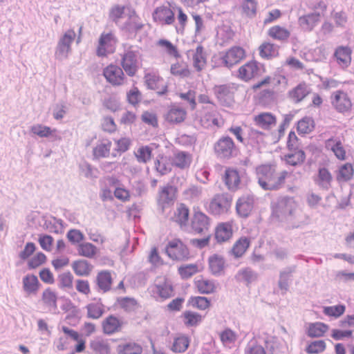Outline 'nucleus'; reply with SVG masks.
I'll return each mask as SVG.
<instances>
[{
  "label": "nucleus",
  "instance_id": "1",
  "mask_svg": "<svg viewBox=\"0 0 354 354\" xmlns=\"http://www.w3.org/2000/svg\"><path fill=\"white\" fill-rule=\"evenodd\" d=\"M272 216L281 221L288 223L291 227H299L308 221V217L302 212L293 198L280 199L273 206Z\"/></svg>",
  "mask_w": 354,
  "mask_h": 354
},
{
  "label": "nucleus",
  "instance_id": "2",
  "mask_svg": "<svg viewBox=\"0 0 354 354\" xmlns=\"http://www.w3.org/2000/svg\"><path fill=\"white\" fill-rule=\"evenodd\" d=\"M288 173L275 174L273 165H261L257 168V176L259 185L265 190L277 189L284 180Z\"/></svg>",
  "mask_w": 354,
  "mask_h": 354
},
{
  "label": "nucleus",
  "instance_id": "3",
  "mask_svg": "<svg viewBox=\"0 0 354 354\" xmlns=\"http://www.w3.org/2000/svg\"><path fill=\"white\" fill-rule=\"evenodd\" d=\"M124 52L121 55V66L129 77H133L139 69V48L125 43L122 44Z\"/></svg>",
  "mask_w": 354,
  "mask_h": 354
},
{
  "label": "nucleus",
  "instance_id": "4",
  "mask_svg": "<svg viewBox=\"0 0 354 354\" xmlns=\"http://www.w3.org/2000/svg\"><path fill=\"white\" fill-rule=\"evenodd\" d=\"M127 17V19L120 25L119 28L127 39H133L144 27V24L134 9L128 8Z\"/></svg>",
  "mask_w": 354,
  "mask_h": 354
},
{
  "label": "nucleus",
  "instance_id": "5",
  "mask_svg": "<svg viewBox=\"0 0 354 354\" xmlns=\"http://www.w3.org/2000/svg\"><path fill=\"white\" fill-rule=\"evenodd\" d=\"M149 292L156 300H164L173 295V288L165 277H160L149 288Z\"/></svg>",
  "mask_w": 354,
  "mask_h": 354
},
{
  "label": "nucleus",
  "instance_id": "6",
  "mask_svg": "<svg viewBox=\"0 0 354 354\" xmlns=\"http://www.w3.org/2000/svg\"><path fill=\"white\" fill-rule=\"evenodd\" d=\"M76 34L73 29H69L59 38L56 48L55 56L58 60H64L68 56L71 51V44H73Z\"/></svg>",
  "mask_w": 354,
  "mask_h": 354
},
{
  "label": "nucleus",
  "instance_id": "7",
  "mask_svg": "<svg viewBox=\"0 0 354 354\" xmlns=\"http://www.w3.org/2000/svg\"><path fill=\"white\" fill-rule=\"evenodd\" d=\"M166 253L173 260L183 261L187 259L189 257L187 247L178 239L169 241L166 247Z\"/></svg>",
  "mask_w": 354,
  "mask_h": 354
},
{
  "label": "nucleus",
  "instance_id": "8",
  "mask_svg": "<svg viewBox=\"0 0 354 354\" xmlns=\"http://www.w3.org/2000/svg\"><path fill=\"white\" fill-rule=\"evenodd\" d=\"M232 205V199L225 194H216L210 201L207 210L214 215L226 214Z\"/></svg>",
  "mask_w": 354,
  "mask_h": 354
},
{
  "label": "nucleus",
  "instance_id": "9",
  "mask_svg": "<svg viewBox=\"0 0 354 354\" xmlns=\"http://www.w3.org/2000/svg\"><path fill=\"white\" fill-rule=\"evenodd\" d=\"M103 75L106 82L113 86L124 85L127 81L123 68L115 64H110L105 67L103 70Z\"/></svg>",
  "mask_w": 354,
  "mask_h": 354
},
{
  "label": "nucleus",
  "instance_id": "10",
  "mask_svg": "<svg viewBox=\"0 0 354 354\" xmlns=\"http://www.w3.org/2000/svg\"><path fill=\"white\" fill-rule=\"evenodd\" d=\"M245 180V173L243 169L238 170L235 168H227L225 170L224 181L230 190L236 191Z\"/></svg>",
  "mask_w": 354,
  "mask_h": 354
},
{
  "label": "nucleus",
  "instance_id": "11",
  "mask_svg": "<svg viewBox=\"0 0 354 354\" xmlns=\"http://www.w3.org/2000/svg\"><path fill=\"white\" fill-rule=\"evenodd\" d=\"M223 65L228 68L239 64L245 56V50L240 46H233L225 53H221Z\"/></svg>",
  "mask_w": 354,
  "mask_h": 354
},
{
  "label": "nucleus",
  "instance_id": "12",
  "mask_svg": "<svg viewBox=\"0 0 354 354\" xmlns=\"http://www.w3.org/2000/svg\"><path fill=\"white\" fill-rule=\"evenodd\" d=\"M330 100L336 111H351L352 103L346 91L339 89L333 92Z\"/></svg>",
  "mask_w": 354,
  "mask_h": 354
},
{
  "label": "nucleus",
  "instance_id": "13",
  "mask_svg": "<svg viewBox=\"0 0 354 354\" xmlns=\"http://www.w3.org/2000/svg\"><path fill=\"white\" fill-rule=\"evenodd\" d=\"M211 225L210 218L198 209H194L192 218V228L196 233H204L207 232Z\"/></svg>",
  "mask_w": 354,
  "mask_h": 354
},
{
  "label": "nucleus",
  "instance_id": "14",
  "mask_svg": "<svg viewBox=\"0 0 354 354\" xmlns=\"http://www.w3.org/2000/svg\"><path fill=\"white\" fill-rule=\"evenodd\" d=\"M152 17L155 22L161 25H171L175 21L174 12L165 6L157 7L152 13Z\"/></svg>",
  "mask_w": 354,
  "mask_h": 354
},
{
  "label": "nucleus",
  "instance_id": "15",
  "mask_svg": "<svg viewBox=\"0 0 354 354\" xmlns=\"http://www.w3.org/2000/svg\"><path fill=\"white\" fill-rule=\"evenodd\" d=\"M30 131L33 136L40 138H48L52 141L60 139L56 129H51L41 124H33L30 127Z\"/></svg>",
  "mask_w": 354,
  "mask_h": 354
},
{
  "label": "nucleus",
  "instance_id": "16",
  "mask_svg": "<svg viewBox=\"0 0 354 354\" xmlns=\"http://www.w3.org/2000/svg\"><path fill=\"white\" fill-rule=\"evenodd\" d=\"M264 338L267 352L270 354H281L287 348L286 344L283 339L275 336H268Z\"/></svg>",
  "mask_w": 354,
  "mask_h": 354
},
{
  "label": "nucleus",
  "instance_id": "17",
  "mask_svg": "<svg viewBox=\"0 0 354 354\" xmlns=\"http://www.w3.org/2000/svg\"><path fill=\"white\" fill-rule=\"evenodd\" d=\"M214 91L221 104L230 106L234 101V93L230 86L226 84L215 86Z\"/></svg>",
  "mask_w": 354,
  "mask_h": 354
},
{
  "label": "nucleus",
  "instance_id": "18",
  "mask_svg": "<svg viewBox=\"0 0 354 354\" xmlns=\"http://www.w3.org/2000/svg\"><path fill=\"white\" fill-rule=\"evenodd\" d=\"M321 15L318 12H311L299 17L298 23L301 28L307 32H310L320 21Z\"/></svg>",
  "mask_w": 354,
  "mask_h": 354
},
{
  "label": "nucleus",
  "instance_id": "19",
  "mask_svg": "<svg viewBox=\"0 0 354 354\" xmlns=\"http://www.w3.org/2000/svg\"><path fill=\"white\" fill-rule=\"evenodd\" d=\"M254 198L250 194L243 195L236 202V209L239 215L248 216L253 209Z\"/></svg>",
  "mask_w": 354,
  "mask_h": 354
},
{
  "label": "nucleus",
  "instance_id": "20",
  "mask_svg": "<svg viewBox=\"0 0 354 354\" xmlns=\"http://www.w3.org/2000/svg\"><path fill=\"white\" fill-rule=\"evenodd\" d=\"M232 234L233 226L231 221L220 223L215 229V238L220 243L227 241Z\"/></svg>",
  "mask_w": 354,
  "mask_h": 354
},
{
  "label": "nucleus",
  "instance_id": "21",
  "mask_svg": "<svg viewBox=\"0 0 354 354\" xmlns=\"http://www.w3.org/2000/svg\"><path fill=\"white\" fill-rule=\"evenodd\" d=\"M314 181L319 188L327 190L330 187L333 177L327 169L322 167L319 169L314 176Z\"/></svg>",
  "mask_w": 354,
  "mask_h": 354
},
{
  "label": "nucleus",
  "instance_id": "22",
  "mask_svg": "<svg viewBox=\"0 0 354 354\" xmlns=\"http://www.w3.org/2000/svg\"><path fill=\"white\" fill-rule=\"evenodd\" d=\"M234 147L232 139L226 137L218 140L215 146V151L222 158H228L232 154Z\"/></svg>",
  "mask_w": 354,
  "mask_h": 354
},
{
  "label": "nucleus",
  "instance_id": "23",
  "mask_svg": "<svg viewBox=\"0 0 354 354\" xmlns=\"http://www.w3.org/2000/svg\"><path fill=\"white\" fill-rule=\"evenodd\" d=\"M259 68L256 61H250L239 69V77L243 80H249L259 74Z\"/></svg>",
  "mask_w": 354,
  "mask_h": 354
},
{
  "label": "nucleus",
  "instance_id": "24",
  "mask_svg": "<svg viewBox=\"0 0 354 354\" xmlns=\"http://www.w3.org/2000/svg\"><path fill=\"white\" fill-rule=\"evenodd\" d=\"M192 161V156L186 151H176L174 152L172 164L182 169H187Z\"/></svg>",
  "mask_w": 354,
  "mask_h": 354
},
{
  "label": "nucleus",
  "instance_id": "25",
  "mask_svg": "<svg viewBox=\"0 0 354 354\" xmlns=\"http://www.w3.org/2000/svg\"><path fill=\"white\" fill-rule=\"evenodd\" d=\"M175 193L176 187L174 186L168 185L162 189L159 194L158 204L161 206L162 210L174 201Z\"/></svg>",
  "mask_w": 354,
  "mask_h": 354
},
{
  "label": "nucleus",
  "instance_id": "26",
  "mask_svg": "<svg viewBox=\"0 0 354 354\" xmlns=\"http://www.w3.org/2000/svg\"><path fill=\"white\" fill-rule=\"evenodd\" d=\"M219 337L223 345L226 348H234L237 344L239 335L230 328H225L221 331Z\"/></svg>",
  "mask_w": 354,
  "mask_h": 354
},
{
  "label": "nucleus",
  "instance_id": "27",
  "mask_svg": "<svg viewBox=\"0 0 354 354\" xmlns=\"http://www.w3.org/2000/svg\"><path fill=\"white\" fill-rule=\"evenodd\" d=\"M335 57L338 64L342 68H347L351 62V50L348 47L341 46L336 49Z\"/></svg>",
  "mask_w": 354,
  "mask_h": 354
},
{
  "label": "nucleus",
  "instance_id": "28",
  "mask_svg": "<svg viewBox=\"0 0 354 354\" xmlns=\"http://www.w3.org/2000/svg\"><path fill=\"white\" fill-rule=\"evenodd\" d=\"M172 218L182 229L186 230L189 218V209L184 205L180 204L174 212Z\"/></svg>",
  "mask_w": 354,
  "mask_h": 354
},
{
  "label": "nucleus",
  "instance_id": "29",
  "mask_svg": "<svg viewBox=\"0 0 354 354\" xmlns=\"http://www.w3.org/2000/svg\"><path fill=\"white\" fill-rule=\"evenodd\" d=\"M264 338L261 337L252 338L247 344L245 349V354H266L263 344Z\"/></svg>",
  "mask_w": 354,
  "mask_h": 354
},
{
  "label": "nucleus",
  "instance_id": "30",
  "mask_svg": "<svg viewBox=\"0 0 354 354\" xmlns=\"http://www.w3.org/2000/svg\"><path fill=\"white\" fill-rule=\"evenodd\" d=\"M194 283L198 290L202 294L212 293L216 288V284L213 280L201 276L195 278Z\"/></svg>",
  "mask_w": 354,
  "mask_h": 354
},
{
  "label": "nucleus",
  "instance_id": "31",
  "mask_svg": "<svg viewBox=\"0 0 354 354\" xmlns=\"http://www.w3.org/2000/svg\"><path fill=\"white\" fill-rule=\"evenodd\" d=\"M310 93V88L306 84H299L292 91H289V97L297 103L304 99Z\"/></svg>",
  "mask_w": 354,
  "mask_h": 354
},
{
  "label": "nucleus",
  "instance_id": "32",
  "mask_svg": "<svg viewBox=\"0 0 354 354\" xmlns=\"http://www.w3.org/2000/svg\"><path fill=\"white\" fill-rule=\"evenodd\" d=\"M116 39L113 33L109 32L106 34H102L99 39V44L97 50L98 56H105L106 54V47L112 45V43H115Z\"/></svg>",
  "mask_w": 354,
  "mask_h": 354
},
{
  "label": "nucleus",
  "instance_id": "33",
  "mask_svg": "<svg viewBox=\"0 0 354 354\" xmlns=\"http://www.w3.org/2000/svg\"><path fill=\"white\" fill-rule=\"evenodd\" d=\"M327 149H330L339 160L346 158V151L339 140L336 138L328 139L326 142Z\"/></svg>",
  "mask_w": 354,
  "mask_h": 354
},
{
  "label": "nucleus",
  "instance_id": "34",
  "mask_svg": "<svg viewBox=\"0 0 354 354\" xmlns=\"http://www.w3.org/2000/svg\"><path fill=\"white\" fill-rule=\"evenodd\" d=\"M126 7L119 4L114 5L111 8L109 12V19L113 22L117 26H120L122 24L120 20L127 16Z\"/></svg>",
  "mask_w": 354,
  "mask_h": 354
},
{
  "label": "nucleus",
  "instance_id": "35",
  "mask_svg": "<svg viewBox=\"0 0 354 354\" xmlns=\"http://www.w3.org/2000/svg\"><path fill=\"white\" fill-rule=\"evenodd\" d=\"M23 288L28 295L35 294L39 289V281L36 276L28 274L23 279Z\"/></svg>",
  "mask_w": 354,
  "mask_h": 354
},
{
  "label": "nucleus",
  "instance_id": "36",
  "mask_svg": "<svg viewBox=\"0 0 354 354\" xmlns=\"http://www.w3.org/2000/svg\"><path fill=\"white\" fill-rule=\"evenodd\" d=\"M259 54L267 59L276 57L279 55L278 46L270 42L263 43L259 46Z\"/></svg>",
  "mask_w": 354,
  "mask_h": 354
},
{
  "label": "nucleus",
  "instance_id": "37",
  "mask_svg": "<svg viewBox=\"0 0 354 354\" xmlns=\"http://www.w3.org/2000/svg\"><path fill=\"white\" fill-rule=\"evenodd\" d=\"M62 330L66 335L71 337L77 342V345L75 346L76 352L81 353L84 350L86 340L82 335H80L76 331L71 330L66 326H63Z\"/></svg>",
  "mask_w": 354,
  "mask_h": 354
},
{
  "label": "nucleus",
  "instance_id": "38",
  "mask_svg": "<svg viewBox=\"0 0 354 354\" xmlns=\"http://www.w3.org/2000/svg\"><path fill=\"white\" fill-rule=\"evenodd\" d=\"M57 295L50 288L45 290L42 295V301L50 311L55 312L57 310Z\"/></svg>",
  "mask_w": 354,
  "mask_h": 354
},
{
  "label": "nucleus",
  "instance_id": "39",
  "mask_svg": "<svg viewBox=\"0 0 354 354\" xmlns=\"http://www.w3.org/2000/svg\"><path fill=\"white\" fill-rule=\"evenodd\" d=\"M328 330V325L322 322L309 324L307 328V334L310 337H319L324 335Z\"/></svg>",
  "mask_w": 354,
  "mask_h": 354
},
{
  "label": "nucleus",
  "instance_id": "40",
  "mask_svg": "<svg viewBox=\"0 0 354 354\" xmlns=\"http://www.w3.org/2000/svg\"><path fill=\"white\" fill-rule=\"evenodd\" d=\"M209 266L212 274H220L223 271L225 261L221 256L214 254L209 259Z\"/></svg>",
  "mask_w": 354,
  "mask_h": 354
},
{
  "label": "nucleus",
  "instance_id": "41",
  "mask_svg": "<svg viewBox=\"0 0 354 354\" xmlns=\"http://www.w3.org/2000/svg\"><path fill=\"white\" fill-rule=\"evenodd\" d=\"M194 66L197 71H201L206 64V56L202 46H198L193 55Z\"/></svg>",
  "mask_w": 354,
  "mask_h": 354
},
{
  "label": "nucleus",
  "instance_id": "42",
  "mask_svg": "<svg viewBox=\"0 0 354 354\" xmlns=\"http://www.w3.org/2000/svg\"><path fill=\"white\" fill-rule=\"evenodd\" d=\"M72 268L78 276H87L92 270V266L87 261L83 259L74 261Z\"/></svg>",
  "mask_w": 354,
  "mask_h": 354
},
{
  "label": "nucleus",
  "instance_id": "43",
  "mask_svg": "<svg viewBox=\"0 0 354 354\" xmlns=\"http://www.w3.org/2000/svg\"><path fill=\"white\" fill-rule=\"evenodd\" d=\"M122 326L121 322L115 317L110 316L103 322V329L105 333L112 334L118 331Z\"/></svg>",
  "mask_w": 354,
  "mask_h": 354
},
{
  "label": "nucleus",
  "instance_id": "44",
  "mask_svg": "<svg viewBox=\"0 0 354 354\" xmlns=\"http://www.w3.org/2000/svg\"><path fill=\"white\" fill-rule=\"evenodd\" d=\"M275 122V117L269 112L262 113L255 118L257 125L264 129L271 127Z\"/></svg>",
  "mask_w": 354,
  "mask_h": 354
},
{
  "label": "nucleus",
  "instance_id": "45",
  "mask_svg": "<svg viewBox=\"0 0 354 354\" xmlns=\"http://www.w3.org/2000/svg\"><path fill=\"white\" fill-rule=\"evenodd\" d=\"M202 114L201 117V124L205 128H209L212 126L220 127L223 124V120H218L215 116L212 115L211 112H201Z\"/></svg>",
  "mask_w": 354,
  "mask_h": 354
},
{
  "label": "nucleus",
  "instance_id": "46",
  "mask_svg": "<svg viewBox=\"0 0 354 354\" xmlns=\"http://www.w3.org/2000/svg\"><path fill=\"white\" fill-rule=\"evenodd\" d=\"M88 317L92 319H98L104 313V307L99 300H95L86 306Z\"/></svg>",
  "mask_w": 354,
  "mask_h": 354
},
{
  "label": "nucleus",
  "instance_id": "47",
  "mask_svg": "<svg viewBox=\"0 0 354 354\" xmlns=\"http://www.w3.org/2000/svg\"><path fill=\"white\" fill-rule=\"evenodd\" d=\"M236 279L239 282L249 285L256 280L257 274L250 268H243L237 272Z\"/></svg>",
  "mask_w": 354,
  "mask_h": 354
},
{
  "label": "nucleus",
  "instance_id": "48",
  "mask_svg": "<svg viewBox=\"0 0 354 354\" xmlns=\"http://www.w3.org/2000/svg\"><path fill=\"white\" fill-rule=\"evenodd\" d=\"M111 142L109 140H101L93 149V155L96 158L106 157L109 155Z\"/></svg>",
  "mask_w": 354,
  "mask_h": 354
},
{
  "label": "nucleus",
  "instance_id": "49",
  "mask_svg": "<svg viewBox=\"0 0 354 354\" xmlns=\"http://www.w3.org/2000/svg\"><path fill=\"white\" fill-rule=\"evenodd\" d=\"M268 35L274 39L284 41L288 39L290 33L285 28L279 26H274L268 30Z\"/></svg>",
  "mask_w": 354,
  "mask_h": 354
},
{
  "label": "nucleus",
  "instance_id": "50",
  "mask_svg": "<svg viewBox=\"0 0 354 354\" xmlns=\"http://www.w3.org/2000/svg\"><path fill=\"white\" fill-rule=\"evenodd\" d=\"M189 339L185 335H178L176 337L171 346V350L175 353H183L188 348Z\"/></svg>",
  "mask_w": 354,
  "mask_h": 354
},
{
  "label": "nucleus",
  "instance_id": "51",
  "mask_svg": "<svg viewBox=\"0 0 354 354\" xmlns=\"http://www.w3.org/2000/svg\"><path fill=\"white\" fill-rule=\"evenodd\" d=\"M250 245V240L246 237H241L234 245L232 252L235 257H241Z\"/></svg>",
  "mask_w": 354,
  "mask_h": 354
},
{
  "label": "nucleus",
  "instance_id": "52",
  "mask_svg": "<svg viewBox=\"0 0 354 354\" xmlns=\"http://www.w3.org/2000/svg\"><path fill=\"white\" fill-rule=\"evenodd\" d=\"M353 168L351 164L346 163L341 165L337 174V180L341 181H348L353 177Z\"/></svg>",
  "mask_w": 354,
  "mask_h": 354
},
{
  "label": "nucleus",
  "instance_id": "53",
  "mask_svg": "<svg viewBox=\"0 0 354 354\" xmlns=\"http://www.w3.org/2000/svg\"><path fill=\"white\" fill-rule=\"evenodd\" d=\"M304 158V153L301 150H290V153L283 157L284 160L291 165H296L302 162Z\"/></svg>",
  "mask_w": 354,
  "mask_h": 354
},
{
  "label": "nucleus",
  "instance_id": "54",
  "mask_svg": "<svg viewBox=\"0 0 354 354\" xmlns=\"http://www.w3.org/2000/svg\"><path fill=\"white\" fill-rule=\"evenodd\" d=\"M202 267L198 264H187L178 268V273L183 279H188L200 272Z\"/></svg>",
  "mask_w": 354,
  "mask_h": 354
},
{
  "label": "nucleus",
  "instance_id": "55",
  "mask_svg": "<svg viewBox=\"0 0 354 354\" xmlns=\"http://www.w3.org/2000/svg\"><path fill=\"white\" fill-rule=\"evenodd\" d=\"M77 252L80 256L91 258L96 254L97 249L93 244L85 242L79 244Z\"/></svg>",
  "mask_w": 354,
  "mask_h": 354
},
{
  "label": "nucleus",
  "instance_id": "56",
  "mask_svg": "<svg viewBox=\"0 0 354 354\" xmlns=\"http://www.w3.org/2000/svg\"><path fill=\"white\" fill-rule=\"evenodd\" d=\"M142 351V347L136 343L120 345L118 348L119 354H140Z\"/></svg>",
  "mask_w": 354,
  "mask_h": 354
},
{
  "label": "nucleus",
  "instance_id": "57",
  "mask_svg": "<svg viewBox=\"0 0 354 354\" xmlns=\"http://www.w3.org/2000/svg\"><path fill=\"white\" fill-rule=\"evenodd\" d=\"M184 323L187 326H194L199 324L203 318L201 315L192 311H185L183 313Z\"/></svg>",
  "mask_w": 354,
  "mask_h": 354
},
{
  "label": "nucleus",
  "instance_id": "58",
  "mask_svg": "<svg viewBox=\"0 0 354 354\" xmlns=\"http://www.w3.org/2000/svg\"><path fill=\"white\" fill-rule=\"evenodd\" d=\"M188 305L203 310L209 308V301L205 297H192L188 300Z\"/></svg>",
  "mask_w": 354,
  "mask_h": 354
},
{
  "label": "nucleus",
  "instance_id": "59",
  "mask_svg": "<svg viewBox=\"0 0 354 354\" xmlns=\"http://www.w3.org/2000/svg\"><path fill=\"white\" fill-rule=\"evenodd\" d=\"M173 164L167 157L161 156L156 162V170L161 174L170 171Z\"/></svg>",
  "mask_w": 354,
  "mask_h": 354
},
{
  "label": "nucleus",
  "instance_id": "60",
  "mask_svg": "<svg viewBox=\"0 0 354 354\" xmlns=\"http://www.w3.org/2000/svg\"><path fill=\"white\" fill-rule=\"evenodd\" d=\"M97 283L100 289L106 291L110 288L111 283V277L110 272L107 271L101 272L97 276Z\"/></svg>",
  "mask_w": 354,
  "mask_h": 354
},
{
  "label": "nucleus",
  "instance_id": "61",
  "mask_svg": "<svg viewBox=\"0 0 354 354\" xmlns=\"http://www.w3.org/2000/svg\"><path fill=\"white\" fill-rule=\"evenodd\" d=\"M345 309L346 308L344 305L325 306L323 308V313L328 317L337 318L344 313Z\"/></svg>",
  "mask_w": 354,
  "mask_h": 354
},
{
  "label": "nucleus",
  "instance_id": "62",
  "mask_svg": "<svg viewBox=\"0 0 354 354\" xmlns=\"http://www.w3.org/2000/svg\"><path fill=\"white\" fill-rule=\"evenodd\" d=\"M114 197L122 202H127L131 198V193L124 186L118 185L114 187Z\"/></svg>",
  "mask_w": 354,
  "mask_h": 354
},
{
  "label": "nucleus",
  "instance_id": "63",
  "mask_svg": "<svg viewBox=\"0 0 354 354\" xmlns=\"http://www.w3.org/2000/svg\"><path fill=\"white\" fill-rule=\"evenodd\" d=\"M274 100V92L271 89H265L259 94V102L263 106L273 102Z\"/></svg>",
  "mask_w": 354,
  "mask_h": 354
},
{
  "label": "nucleus",
  "instance_id": "64",
  "mask_svg": "<svg viewBox=\"0 0 354 354\" xmlns=\"http://www.w3.org/2000/svg\"><path fill=\"white\" fill-rule=\"evenodd\" d=\"M326 348V343L324 340H316L310 342L306 348L309 354H317L323 352Z\"/></svg>",
  "mask_w": 354,
  "mask_h": 354
}]
</instances>
